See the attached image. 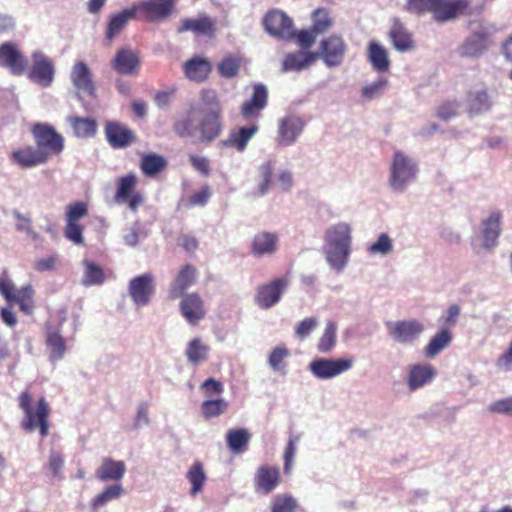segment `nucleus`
Instances as JSON below:
<instances>
[{"instance_id": "nucleus-51", "label": "nucleus", "mask_w": 512, "mask_h": 512, "mask_svg": "<svg viewBox=\"0 0 512 512\" xmlns=\"http://www.w3.org/2000/svg\"><path fill=\"white\" fill-rule=\"evenodd\" d=\"M274 172V165L271 161L265 162L260 165L258 169V175L260 178L257 191L255 194L257 196H263L269 189L272 183V176Z\"/></svg>"}, {"instance_id": "nucleus-10", "label": "nucleus", "mask_w": 512, "mask_h": 512, "mask_svg": "<svg viewBox=\"0 0 512 512\" xmlns=\"http://www.w3.org/2000/svg\"><path fill=\"white\" fill-rule=\"evenodd\" d=\"M0 67L7 69L15 76L26 72L28 61L17 43L7 41L0 44Z\"/></svg>"}, {"instance_id": "nucleus-48", "label": "nucleus", "mask_w": 512, "mask_h": 512, "mask_svg": "<svg viewBox=\"0 0 512 512\" xmlns=\"http://www.w3.org/2000/svg\"><path fill=\"white\" fill-rule=\"evenodd\" d=\"M83 264L85 267L83 284L85 286L101 285L105 280L102 267L90 261H84Z\"/></svg>"}, {"instance_id": "nucleus-7", "label": "nucleus", "mask_w": 512, "mask_h": 512, "mask_svg": "<svg viewBox=\"0 0 512 512\" xmlns=\"http://www.w3.org/2000/svg\"><path fill=\"white\" fill-rule=\"evenodd\" d=\"M87 215L88 204L86 202L76 201L67 206L64 235L74 244L80 245L84 242V227L79 224V220Z\"/></svg>"}, {"instance_id": "nucleus-8", "label": "nucleus", "mask_w": 512, "mask_h": 512, "mask_svg": "<svg viewBox=\"0 0 512 512\" xmlns=\"http://www.w3.org/2000/svg\"><path fill=\"white\" fill-rule=\"evenodd\" d=\"M31 59L32 65L27 74L28 78L37 85L49 87L54 81V62L42 51L33 52Z\"/></svg>"}, {"instance_id": "nucleus-31", "label": "nucleus", "mask_w": 512, "mask_h": 512, "mask_svg": "<svg viewBox=\"0 0 512 512\" xmlns=\"http://www.w3.org/2000/svg\"><path fill=\"white\" fill-rule=\"evenodd\" d=\"M389 38L395 49L400 52L409 51L414 46L412 35L399 19H394L389 32Z\"/></svg>"}, {"instance_id": "nucleus-25", "label": "nucleus", "mask_w": 512, "mask_h": 512, "mask_svg": "<svg viewBox=\"0 0 512 512\" xmlns=\"http://www.w3.org/2000/svg\"><path fill=\"white\" fill-rule=\"evenodd\" d=\"M303 122L295 116H287L279 121L277 142L282 146L293 144L303 130Z\"/></svg>"}, {"instance_id": "nucleus-9", "label": "nucleus", "mask_w": 512, "mask_h": 512, "mask_svg": "<svg viewBox=\"0 0 512 512\" xmlns=\"http://www.w3.org/2000/svg\"><path fill=\"white\" fill-rule=\"evenodd\" d=\"M177 32H191L197 37L213 38L217 32V20L206 13H199L195 17L181 19Z\"/></svg>"}, {"instance_id": "nucleus-46", "label": "nucleus", "mask_w": 512, "mask_h": 512, "mask_svg": "<svg viewBox=\"0 0 512 512\" xmlns=\"http://www.w3.org/2000/svg\"><path fill=\"white\" fill-rule=\"evenodd\" d=\"M501 217L500 212H493L488 219L483 222V237L487 242H491L492 245L495 244L501 232Z\"/></svg>"}, {"instance_id": "nucleus-19", "label": "nucleus", "mask_w": 512, "mask_h": 512, "mask_svg": "<svg viewBox=\"0 0 512 512\" xmlns=\"http://www.w3.org/2000/svg\"><path fill=\"white\" fill-rule=\"evenodd\" d=\"M177 0H148L136 4L140 18L148 21L162 20L169 16Z\"/></svg>"}, {"instance_id": "nucleus-13", "label": "nucleus", "mask_w": 512, "mask_h": 512, "mask_svg": "<svg viewBox=\"0 0 512 512\" xmlns=\"http://www.w3.org/2000/svg\"><path fill=\"white\" fill-rule=\"evenodd\" d=\"M263 25L269 34L278 38H291L294 35L292 19L277 9L266 13Z\"/></svg>"}, {"instance_id": "nucleus-4", "label": "nucleus", "mask_w": 512, "mask_h": 512, "mask_svg": "<svg viewBox=\"0 0 512 512\" xmlns=\"http://www.w3.org/2000/svg\"><path fill=\"white\" fill-rule=\"evenodd\" d=\"M31 133L36 147L46 154L48 160L54 155H60L64 150V138L48 123H35Z\"/></svg>"}, {"instance_id": "nucleus-21", "label": "nucleus", "mask_w": 512, "mask_h": 512, "mask_svg": "<svg viewBox=\"0 0 512 512\" xmlns=\"http://www.w3.org/2000/svg\"><path fill=\"white\" fill-rule=\"evenodd\" d=\"M268 90L262 83L253 86V94L251 98L245 101L240 109L241 115L248 118H257L260 112L267 106Z\"/></svg>"}, {"instance_id": "nucleus-62", "label": "nucleus", "mask_w": 512, "mask_h": 512, "mask_svg": "<svg viewBox=\"0 0 512 512\" xmlns=\"http://www.w3.org/2000/svg\"><path fill=\"white\" fill-rule=\"evenodd\" d=\"M16 293L15 288L11 280L8 278V274L4 271L0 275V294L8 301L12 306L14 294Z\"/></svg>"}, {"instance_id": "nucleus-52", "label": "nucleus", "mask_w": 512, "mask_h": 512, "mask_svg": "<svg viewBox=\"0 0 512 512\" xmlns=\"http://www.w3.org/2000/svg\"><path fill=\"white\" fill-rule=\"evenodd\" d=\"M470 114H476L489 108V97L485 91L470 92L467 95Z\"/></svg>"}, {"instance_id": "nucleus-53", "label": "nucleus", "mask_w": 512, "mask_h": 512, "mask_svg": "<svg viewBox=\"0 0 512 512\" xmlns=\"http://www.w3.org/2000/svg\"><path fill=\"white\" fill-rule=\"evenodd\" d=\"M289 356V350L286 347L280 346L274 348L269 357L268 364L275 372L283 371L285 369L284 360Z\"/></svg>"}, {"instance_id": "nucleus-24", "label": "nucleus", "mask_w": 512, "mask_h": 512, "mask_svg": "<svg viewBox=\"0 0 512 512\" xmlns=\"http://www.w3.org/2000/svg\"><path fill=\"white\" fill-rule=\"evenodd\" d=\"M71 81L78 92L94 95L95 85L93 75L87 64L83 61H77L71 70Z\"/></svg>"}, {"instance_id": "nucleus-12", "label": "nucleus", "mask_w": 512, "mask_h": 512, "mask_svg": "<svg viewBox=\"0 0 512 512\" xmlns=\"http://www.w3.org/2000/svg\"><path fill=\"white\" fill-rule=\"evenodd\" d=\"M423 9V14L432 13L439 22L448 21L465 13L468 8L467 0H429Z\"/></svg>"}, {"instance_id": "nucleus-55", "label": "nucleus", "mask_w": 512, "mask_h": 512, "mask_svg": "<svg viewBox=\"0 0 512 512\" xmlns=\"http://www.w3.org/2000/svg\"><path fill=\"white\" fill-rule=\"evenodd\" d=\"M178 88L176 86L168 87L164 90H158L154 94V103L160 109H167L174 100Z\"/></svg>"}, {"instance_id": "nucleus-59", "label": "nucleus", "mask_w": 512, "mask_h": 512, "mask_svg": "<svg viewBox=\"0 0 512 512\" xmlns=\"http://www.w3.org/2000/svg\"><path fill=\"white\" fill-rule=\"evenodd\" d=\"M488 411L494 414H503L512 417V397H506L492 402Z\"/></svg>"}, {"instance_id": "nucleus-45", "label": "nucleus", "mask_w": 512, "mask_h": 512, "mask_svg": "<svg viewBox=\"0 0 512 512\" xmlns=\"http://www.w3.org/2000/svg\"><path fill=\"white\" fill-rule=\"evenodd\" d=\"M228 408V402L223 398L208 399L201 404V414L204 419L209 420L219 417Z\"/></svg>"}, {"instance_id": "nucleus-22", "label": "nucleus", "mask_w": 512, "mask_h": 512, "mask_svg": "<svg viewBox=\"0 0 512 512\" xmlns=\"http://www.w3.org/2000/svg\"><path fill=\"white\" fill-rule=\"evenodd\" d=\"M108 143L115 149L125 148L135 141V135L126 125L116 121L105 124Z\"/></svg>"}, {"instance_id": "nucleus-20", "label": "nucleus", "mask_w": 512, "mask_h": 512, "mask_svg": "<svg viewBox=\"0 0 512 512\" xmlns=\"http://www.w3.org/2000/svg\"><path fill=\"white\" fill-rule=\"evenodd\" d=\"M281 482L280 470L276 466L262 465L257 468L254 476L255 491L267 495Z\"/></svg>"}, {"instance_id": "nucleus-11", "label": "nucleus", "mask_w": 512, "mask_h": 512, "mask_svg": "<svg viewBox=\"0 0 512 512\" xmlns=\"http://www.w3.org/2000/svg\"><path fill=\"white\" fill-rule=\"evenodd\" d=\"M155 290V278L151 273L133 277L128 284V294L137 307L148 305L155 294Z\"/></svg>"}, {"instance_id": "nucleus-3", "label": "nucleus", "mask_w": 512, "mask_h": 512, "mask_svg": "<svg viewBox=\"0 0 512 512\" xmlns=\"http://www.w3.org/2000/svg\"><path fill=\"white\" fill-rule=\"evenodd\" d=\"M327 261L331 266L341 269L350 254L351 230L348 224L338 223L326 232Z\"/></svg>"}, {"instance_id": "nucleus-36", "label": "nucleus", "mask_w": 512, "mask_h": 512, "mask_svg": "<svg viewBox=\"0 0 512 512\" xmlns=\"http://www.w3.org/2000/svg\"><path fill=\"white\" fill-rule=\"evenodd\" d=\"M317 58L315 53L295 52L285 56L282 69L283 71H300L309 67Z\"/></svg>"}, {"instance_id": "nucleus-2", "label": "nucleus", "mask_w": 512, "mask_h": 512, "mask_svg": "<svg viewBox=\"0 0 512 512\" xmlns=\"http://www.w3.org/2000/svg\"><path fill=\"white\" fill-rule=\"evenodd\" d=\"M18 406L23 412L20 427L26 432L39 431L42 439L49 435L51 408L45 397H40L32 406V395L23 391L18 396Z\"/></svg>"}, {"instance_id": "nucleus-27", "label": "nucleus", "mask_w": 512, "mask_h": 512, "mask_svg": "<svg viewBox=\"0 0 512 512\" xmlns=\"http://www.w3.org/2000/svg\"><path fill=\"white\" fill-rule=\"evenodd\" d=\"M195 279L196 268L191 264H186L171 283L169 298L175 300L183 296L184 292L193 285Z\"/></svg>"}, {"instance_id": "nucleus-6", "label": "nucleus", "mask_w": 512, "mask_h": 512, "mask_svg": "<svg viewBox=\"0 0 512 512\" xmlns=\"http://www.w3.org/2000/svg\"><path fill=\"white\" fill-rule=\"evenodd\" d=\"M137 176L134 173H128L117 181V190L114 199L117 203H125L132 211H137L144 204V195L136 190Z\"/></svg>"}, {"instance_id": "nucleus-18", "label": "nucleus", "mask_w": 512, "mask_h": 512, "mask_svg": "<svg viewBox=\"0 0 512 512\" xmlns=\"http://www.w3.org/2000/svg\"><path fill=\"white\" fill-rule=\"evenodd\" d=\"M259 131L257 124L250 126H240L230 130L228 136L221 140L218 145L221 148H233L238 152H243L249 143V141Z\"/></svg>"}, {"instance_id": "nucleus-56", "label": "nucleus", "mask_w": 512, "mask_h": 512, "mask_svg": "<svg viewBox=\"0 0 512 512\" xmlns=\"http://www.w3.org/2000/svg\"><path fill=\"white\" fill-rule=\"evenodd\" d=\"M297 503L292 496L278 495L272 502L271 512H294Z\"/></svg>"}, {"instance_id": "nucleus-44", "label": "nucleus", "mask_w": 512, "mask_h": 512, "mask_svg": "<svg viewBox=\"0 0 512 512\" xmlns=\"http://www.w3.org/2000/svg\"><path fill=\"white\" fill-rule=\"evenodd\" d=\"M46 345L50 350L51 361H59L64 357L66 341L58 331H49L47 333Z\"/></svg>"}, {"instance_id": "nucleus-17", "label": "nucleus", "mask_w": 512, "mask_h": 512, "mask_svg": "<svg viewBox=\"0 0 512 512\" xmlns=\"http://www.w3.org/2000/svg\"><path fill=\"white\" fill-rule=\"evenodd\" d=\"M352 367L350 359H317L310 363L311 372L320 379L333 378Z\"/></svg>"}, {"instance_id": "nucleus-43", "label": "nucleus", "mask_w": 512, "mask_h": 512, "mask_svg": "<svg viewBox=\"0 0 512 512\" xmlns=\"http://www.w3.org/2000/svg\"><path fill=\"white\" fill-rule=\"evenodd\" d=\"M187 479L191 483L192 487L190 494L196 496L202 492L204 484L207 480L204 466L200 461H195L187 472Z\"/></svg>"}, {"instance_id": "nucleus-28", "label": "nucleus", "mask_w": 512, "mask_h": 512, "mask_svg": "<svg viewBox=\"0 0 512 512\" xmlns=\"http://www.w3.org/2000/svg\"><path fill=\"white\" fill-rule=\"evenodd\" d=\"M181 314L187 320H201L205 317L206 309L203 300L196 293H190L180 302Z\"/></svg>"}, {"instance_id": "nucleus-15", "label": "nucleus", "mask_w": 512, "mask_h": 512, "mask_svg": "<svg viewBox=\"0 0 512 512\" xmlns=\"http://www.w3.org/2000/svg\"><path fill=\"white\" fill-rule=\"evenodd\" d=\"M346 45L342 37L331 35L325 38L320 45V52L317 57H321L326 66H339L344 59Z\"/></svg>"}, {"instance_id": "nucleus-41", "label": "nucleus", "mask_w": 512, "mask_h": 512, "mask_svg": "<svg viewBox=\"0 0 512 512\" xmlns=\"http://www.w3.org/2000/svg\"><path fill=\"white\" fill-rule=\"evenodd\" d=\"M209 351L210 347L207 344L200 338H194L188 342L185 355L191 364L198 365L208 359Z\"/></svg>"}, {"instance_id": "nucleus-58", "label": "nucleus", "mask_w": 512, "mask_h": 512, "mask_svg": "<svg viewBox=\"0 0 512 512\" xmlns=\"http://www.w3.org/2000/svg\"><path fill=\"white\" fill-rule=\"evenodd\" d=\"M459 103L457 101H444L437 108V117L449 121L458 115Z\"/></svg>"}, {"instance_id": "nucleus-1", "label": "nucleus", "mask_w": 512, "mask_h": 512, "mask_svg": "<svg viewBox=\"0 0 512 512\" xmlns=\"http://www.w3.org/2000/svg\"><path fill=\"white\" fill-rule=\"evenodd\" d=\"M201 119L198 123L199 139L210 143L217 139L223 130V107L221 100L214 89L200 91Z\"/></svg>"}, {"instance_id": "nucleus-61", "label": "nucleus", "mask_w": 512, "mask_h": 512, "mask_svg": "<svg viewBox=\"0 0 512 512\" xmlns=\"http://www.w3.org/2000/svg\"><path fill=\"white\" fill-rule=\"evenodd\" d=\"M64 467V457L58 452L52 450L49 455L47 468L51 471L53 477H59Z\"/></svg>"}, {"instance_id": "nucleus-60", "label": "nucleus", "mask_w": 512, "mask_h": 512, "mask_svg": "<svg viewBox=\"0 0 512 512\" xmlns=\"http://www.w3.org/2000/svg\"><path fill=\"white\" fill-rule=\"evenodd\" d=\"M393 249L392 241L387 234H381L377 241L369 247L371 254L386 255Z\"/></svg>"}, {"instance_id": "nucleus-14", "label": "nucleus", "mask_w": 512, "mask_h": 512, "mask_svg": "<svg viewBox=\"0 0 512 512\" xmlns=\"http://www.w3.org/2000/svg\"><path fill=\"white\" fill-rule=\"evenodd\" d=\"M287 286V278H276L269 283L260 285L255 295V303L263 309L274 306L279 302Z\"/></svg>"}, {"instance_id": "nucleus-26", "label": "nucleus", "mask_w": 512, "mask_h": 512, "mask_svg": "<svg viewBox=\"0 0 512 512\" xmlns=\"http://www.w3.org/2000/svg\"><path fill=\"white\" fill-rule=\"evenodd\" d=\"M183 71L190 81L202 83L208 79L212 64L207 58L194 56L183 64Z\"/></svg>"}, {"instance_id": "nucleus-40", "label": "nucleus", "mask_w": 512, "mask_h": 512, "mask_svg": "<svg viewBox=\"0 0 512 512\" xmlns=\"http://www.w3.org/2000/svg\"><path fill=\"white\" fill-rule=\"evenodd\" d=\"M68 122L71 125L74 134L80 138H88L95 135L97 131V122L88 117L70 116Z\"/></svg>"}, {"instance_id": "nucleus-34", "label": "nucleus", "mask_w": 512, "mask_h": 512, "mask_svg": "<svg viewBox=\"0 0 512 512\" xmlns=\"http://www.w3.org/2000/svg\"><path fill=\"white\" fill-rule=\"evenodd\" d=\"M436 371L432 365H414L410 369L408 385L410 390H416L432 381Z\"/></svg>"}, {"instance_id": "nucleus-42", "label": "nucleus", "mask_w": 512, "mask_h": 512, "mask_svg": "<svg viewBox=\"0 0 512 512\" xmlns=\"http://www.w3.org/2000/svg\"><path fill=\"white\" fill-rule=\"evenodd\" d=\"M35 291L32 285L28 284L23 286L19 290L16 291L13 298V304H17L19 309L27 316L32 315L35 301H34Z\"/></svg>"}, {"instance_id": "nucleus-47", "label": "nucleus", "mask_w": 512, "mask_h": 512, "mask_svg": "<svg viewBox=\"0 0 512 512\" xmlns=\"http://www.w3.org/2000/svg\"><path fill=\"white\" fill-rule=\"evenodd\" d=\"M194 121V111L189 110L184 118L174 123L173 130L180 137H193L198 130V125H195Z\"/></svg>"}, {"instance_id": "nucleus-32", "label": "nucleus", "mask_w": 512, "mask_h": 512, "mask_svg": "<svg viewBox=\"0 0 512 512\" xmlns=\"http://www.w3.org/2000/svg\"><path fill=\"white\" fill-rule=\"evenodd\" d=\"M278 237L275 233L259 232L251 243V252L257 257L270 255L277 249Z\"/></svg>"}, {"instance_id": "nucleus-33", "label": "nucleus", "mask_w": 512, "mask_h": 512, "mask_svg": "<svg viewBox=\"0 0 512 512\" xmlns=\"http://www.w3.org/2000/svg\"><path fill=\"white\" fill-rule=\"evenodd\" d=\"M367 57L373 69L379 73L390 69V59L387 50L375 41H371L367 49Z\"/></svg>"}, {"instance_id": "nucleus-30", "label": "nucleus", "mask_w": 512, "mask_h": 512, "mask_svg": "<svg viewBox=\"0 0 512 512\" xmlns=\"http://www.w3.org/2000/svg\"><path fill=\"white\" fill-rule=\"evenodd\" d=\"M137 16L140 18V12L136 4L112 16L107 25L106 38L112 41V39L124 29L128 21Z\"/></svg>"}, {"instance_id": "nucleus-5", "label": "nucleus", "mask_w": 512, "mask_h": 512, "mask_svg": "<svg viewBox=\"0 0 512 512\" xmlns=\"http://www.w3.org/2000/svg\"><path fill=\"white\" fill-rule=\"evenodd\" d=\"M417 172L416 164L403 152L396 151L390 167L389 184L393 190L402 192L415 179Z\"/></svg>"}, {"instance_id": "nucleus-29", "label": "nucleus", "mask_w": 512, "mask_h": 512, "mask_svg": "<svg viewBox=\"0 0 512 512\" xmlns=\"http://www.w3.org/2000/svg\"><path fill=\"white\" fill-rule=\"evenodd\" d=\"M125 471L126 466L123 461L104 458L101 465L96 470V477L101 481H120Z\"/></svg>"}, {"instance_id": "nucleus-37", "label": "nucleus", "mask_w": 512, "mask_h": 512, "mask_svg": "<svg viewBox=\"0 0 512 512\" xmlns=\"http://www.w3.org/2000/svg\"><path fill=\"white\" fill-rule=\"evenodd\" d=\"M251 434L245 428L231 429L226 434L227 446L235 454L246 451Z\"/></svg>"}, {"instance_id": "nucleus-57", "label": "nucleus", "mask_w": 512, "mask_h": 512, "mask_svg": "<svg viewBox=\"0 0 512 512\" xmlns=\"http://www.w3.org/2000/svg\"><path fill=\"white\" fill-rule=\"evenodd\" d=\"M336 342V326L333 322H329L324 334L319 340L318 350L321 352H328L331 350Z\"/></svg>"}, {"instance_id": "nucleus-39", "label": "nucleus", "mask_w": 512, "mask_h": 512, "mask_svg": "<svg viewBox=\"0 0 512 512\" xmlns=\"http://www.w3.org/2000/svg\"><path fill=\"white\" fill-rule=\"evenodd\" d=\"M167 166V161L161 155L156 153L144 154L140 161V169L145 176L154 177L163 171Z\"/></svg>"}, {"instance_id": "nucleus-35", "label": "nucleus", "mask_w": 512, "mask_h": 512, "mask_svg": "<svg viewBox=\"0 0 512 512\" xmlns=\"http://www.w3.org/2000/svg\"><path fill=\"white\" fill-rule=\"evenodd\" d=\"M390 330L395 340L408 343L423 331V326L419 322H396Z\"/></svg>"}, {"instance_id": "nucleus-63", "label": "nucleus", "mask_w": 512, "mask_h": 512, "mask_svg": "<svg viewBox=\"0 0 512 512\" xmlns=\"http://www.w3.org/2000/svg\"><path fill=\"white\" fill-rule=\"evenodd\" d=\"M200 389L205 396L211 397L213 395H220L224 391V386L220 381L208 378L200 385Z\"/></svg>"}, {"instance_id": "nucleus-49", "label": "nucleus", "mask_w": 512, "mask_h": 512, "mask_svg": "<svg viewBox=\"0 0 512 512\" xmlns=\"http://www.w3.org/2000/svg\"><path fill=\"white\" fill-rule=\"evenodd\" d=\"M124 493V489L120 484L107 486L100 494L92 500L93 509L104 506L107 502L118 499Z\"/></svg>"}, {"instance_id": "nucleus-54", "label": "nucleus", "mask_w": 512, "mask_h": 512, "mask_svg": "<svg viewBox=\"0 0 512 512\" xmlns=\"http://www.w3.org/2000/svg\"><path fill=\"white\" fill-rule=\"evenodd\" d=\"M332 26V19L328 11L324 8H319L313 13V31L316 33H323Z\"/></svg>"}, {"instance_id": "nucleus-64", "label": "nucleus", "mask_w": 512, "mask_h": 512, "mask_svg": "<svg viewBox=\"0 0 512 512\" xmlns=\"http://www.w3.org/2000/svg\"><path fill=\"white\" fill-rule=\"evenodd\" d=\"M189 162L199 173L205 176L210 174V161L207 157L192 154L189 156Z\"/></svg>"}, {"instance_id": "nucleus-16", "label": "nucleus", "mask_w": 512, "mask_h": 512, "mask_svg": "<svg viewBox=\"0 0 512 512\" xmlns=\"http://www.w3.org/2000/svg\"><path fill=\"white\" fill-rule=\"evenodd\" d=\"M110 65L120 75L135 76L139 73L141 60L138 52L129 48H121L116 52Z\"/></svg>"}, {"instance_id": "nucleus-50", "label": "nucleus", "mask_w": 512, "mask_h": 512, "mask_svg": "<svg viewBox=\"0 0 512 512\" xmlns=\"http://www.w3.org/2000/svg\"><path fill=\"white\" fill-rule=\"evenodd\" d=\"M241 59L239 57L225 56L218 64L217 69L221 77L230 79L235 77L240 69Z\"/></svg>"}, {"instance_id": "nucleus-38", "label": "nucleus", "mask_w": 512, "mask_h": 512, "mask_svg": "<svg viewBox=\"0 0 512 512\" xmlns=\"http://www.w3.org/2000/svg\"><path fill=\"white\" fill-rule=\"evenodd\" d=\"M452 333L449 328L444 327L437 332L425 347V355L428 358H434L442 350L448 347L452 341Z\"/></svg>"}, {"instance_id": "nucleus-23", "label": "nucleus", "mask_w": 512, "mask_h": 512, "mask_svg": "<svg viewBox=\"0 0 512 512\" xmlns=\"http://www.w3.org/2000/svg\"><path fill=\"white\" fill-rule=\"evenodd\" d=\"M10 157L21 168H32L48 162L43 151L30 145L14 150Z\"/></svg>"}]
</instances>
